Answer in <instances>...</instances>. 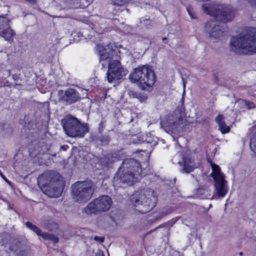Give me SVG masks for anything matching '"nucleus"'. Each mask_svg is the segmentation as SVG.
Listing matches in <instances>:
<instances>
[{"instance_id":"473e14b6","label":"nucleus","mask_w":256,"mask_h":256,"mask_svg":"<svg viewBox=\"0 0 256 256\" xmlns=\"http://www.w3.org/2000/svg\"><path fill=\"white\" fill-rule=\"evenodd\" d=\"M0 174L4 179L6 181H8V180L1 173V172H0Z\"/></svg>"},{"instance_id":"39448f33","label":"nucleus","mask_w":256,"mask_h":256,"mask_svg":"<svg viewBox=\"0 0 256 256\" xmlns=\"http://www.w3.org/2000/svg\"><path fill=\"white\" fill-rule=\"evenodd\" d=\"M130 79L132 82H137L142 90H150L155 82V74L150 68L144 65L134 68Z\"/></svg>"},{"instance_id":"bb28decb","label":"nucleus","mask_w":256,"mask_h":256,"mask_svg":"<svg viewBox=\"0 0 256 256\" xmlns=\"http://www.w3.org/2000/svg\"><path fill=\"white\" fill-rule=\"evenodd\" d=\"M236 104L240 106V108H244L246 104H243L240 102V100L236 102Z\"/></svg>"},{"instance_id":"2eb2a0df","label":"nucleus","mask_w":256,"mask_h":256,"mask_svg":"<svg viewBox=\"0 0 256 256\" xmlns=\"http://www.w3.org/2000/svg\"><path fill=\"white\" fill-rule=\"evenodd\" d=\"M216 122L219 126V130L222 134L228 132L230 131V127L226 124H230L232 122L226 116L223 114H218L216 118Z\"/></svg>"},{"instance_id":"4be33fe9","label":"nucleus","mask_w":256,"mask_h":256,"mask_svg":"<svg viewBox=\"0 0 256 256\" xmlns=\"http://www.w3.org/2000/svg\"><path fill=\"white\" fill-rule=\"evenodd\" d=\"M130 95L134 98H136L141 102H145L147 99V96L146 94L134 92V91L130 92Z\"/></svg>"},{"instance_id":"7ed1b4c3","label":"nucleus","mask_w":256,"mask_h":256,"mask_svg":"<svg viewBox=\"0 0 256 256\" xmlns=\"http://www.w3.org/2000/svg\"><path fill=\"white\" fill-rule=\"evenodd\" d=\"M230 48L237 54L256 53V30L250 28L230 40Z\"/></svg>"},{"instance_id":"f3484780","label":"nucleus","mask_w":256,"mask_h":256,"mask_svg":"<svg viewBox=\"0 0 256 256\" xmlns=\"http://www.w3.org/2000/svg\"><path fill=\"white\" fill-rule=\"evenodd\" d=\"M250 148L256 156V124L251 128Z\"/></svg>"},{"instance_id":"ea45409f","label":"nucleus","mask_w":256,"mask_h":256,"mask_svg":"<svg viewBox=\"0 0 256 256\" xmlns=\"http://www.w3.org/2000/svg\"><path fill=\"white\" fill-rule=\"evenodd\" d=\"M182 162H178V164H181Z\"/></svg>"},{"instance_id":"cd10ccee","label":"nucleus","mask_w":256,"mask_h":256,"mask_svg":"<svg viewBox=\"0 0 256 256\" xmlns=\"http://www.w3.org/2000/svg\"><path fill=\"white\" fill-rule=\"evenodd\" d=\"M250 4L256 7V0H248Z\"/></svg>"},{"instance_id":"f8f14e48","label":"nucleus","mask_w":256,"mask_h":256,"mask_svg":"<svg viewBox=\"0 0 256 256\" xmlns=\"http://www.w3.org/2000/svg\"><path fill=\"white\" fill-rule=\"evenodd\" d=\"M128 73V70L124 68L118 60H114L110 62L106 73V78L110 83L115 82Z\"/></svg>"},{"instance_id":"20e7f679","label":"nucleus","mask_w":256,"mask_h":256,"mask_svg":"<svg viewBox=\"0 0 256 256\" xmlns=\"http://www.w3.org/2000/svg\"><path fill=\"white\" fill-rule=\"evenodd\" d=\"M59 176L52 172H46L38 178V183L41 190L50 198H58L62 192V181L58 178Z\"/></svg>"},{"instance_id":"f257e3e1","label":"nucleus","mask_w":256,"mask_h":256,"mask_svg":"<svg viewBox=\"0 0 256 256\" xmlns=\"http://www.w3.org/2000/svg\"><path fill=\"white\" fill-rule=\"evenodd\" d=\"M202 8L205 13L218 19L210 20L206 24L205 30L209 36L216 40L222 37L227 29L224 23L233 19L234 10L230 6L214 2L204 4Z\"/></svg>"},{"instance_id":"4468645a","label":"nucleus","mask_w":256,"mask_h":256,"mask_svg":"<svg viewBox=\"0 0 256 256\" xmlns=\"http://www.w3.org/2000/svg\"><path fill=\"white\" fill-rule=\"evenodd\" d=\"M10 22L6 18L0 16V36L6 40L12 42L16 34L10 28Z\"/></svg>"},{"instance_id":"5701e85b","label":"nucleus","mask_w":256,"mask_h":256,"mask_svg":"<svg viewBox=\"0 0 256 256\" xmlns=\"http://www.w3.org/2000/svg\"><path fill=\"white\" fill-rule=\"evenodd\" d=\"M172 212V210L169 208H164L161 210L156 216V220H158L166 216Z\"/></svg>"},{"instance_id":"7c9ffc66","label":"nucleus","mask_w":256,"mask_h":256,"mask_svg":"<svg viewBox=\"0 0 256 256\" xmlns=\"http://www.w3.org/2000/svg\"><path fill=\"white\" fill-rule=\"evenodd\" d=\"M62 148L64 150H66L68 148V146L67 145H64L62 146Z\"/></svg>"},{"instance_id":"6e6552de","label":"nucleus","mask_w":256,"mask_h":256,"mask_svg":"<svg viewBox=\"0 0 256 256\" xmlns=\"http://www.w3.org/2000/svg\"><path fill=\"white\" fill-rule=\"evenodd\" d=\"M72 194L74 200L79 202H85L92 196L95 185L91 180L78 181L72 186Z\"/></svg>"},{"instance_id":"c9c22d12","label":"nucleus","mask_w":256,"mask_h":256,"mask_svg":"<svg viewBox=\"0 0 256 256\" xmlns=\"http://www.w3.org/2000/svg\"><path fill=\"white\" fill-rule=\"evenodd\" d=\"M229 112H230V114H233V111L232 110H230Z\"/></svg>"},{"instance_id":"9b49d317","label":"nucleus","mask_w":256,"mask_h":256,"mask_svg":"<svg viewBox=\"0 0 256 256\" xmlns=\"http://www.w3.org/2000/svg\"><path fill=\"white\" fill-rule=\"evenodd\" d=\"M111 198L108 196H102L90 202L84 208L87 214L108 211L111 206Z\"/></svg>"},{"instance_id":"393cba45","label":"nucleus","mask_w":256,"mask_h":256,"mask_svg":"<svg viewBox=\"0 0 256 256\" xmlns=\"http://www.w3.org/2000/svg\"><path fill=\"white\" fill-rule=\"evenodd\" d=\"M240 102L243 104H246V106L248 108L250 109L255 107L254 104L250 102L244 100H240Z\"/></svg>"},{"instance_id":"c85d7f7f","label":"nucleus","mask_w":256,"mask_h":256,"mask_svg":"<svg viewBox=\"0 0 256 256\" xmlns=\"http://www.w3.org/2000/svg\"><path fill=\"white\" fill-rule=\"evenodd\" d=\"M45 146L44 150H48V146ZM45 152H46V150H42V151H40L38 153H40V152H41V153H44Z\"/></svg>"},{"instance_id":"0eeeda50","label":"nucleus","mask_w":256,"mask_h":256,"mask_svg":"<svg viewBox=\"0 0 256 256\" xmlns=\"http://www.w3.org/2000/svg\"><path fill=\"white\" fill-rule=\"evenodd\" d=\"M65 134L70 137L82 138L88 131L87 124L81 123L72 115L66 116L61 122Z\"/></svg>"},{"instance_id":"a878e982","label":"nucleus","mask_w":256,"mask_h":256,"mask_svg":"<svg viewBox=\"0 0 256 256\" xmlns=\"http://www.w3.org/2000/svg\"><path fill=\"white\" fill-rule=\"evenodd\" d=\"M94 240L96 241L99 242H103L104 240V238L101 236H96L94 238Z\"/></svg>"},{"instance_id":"412c9836","label":"nucleus","mask_w":256,"mask_h":256,"mask_svg":"<svg viewBox=\"0 0 256 256\" xmlns=\"http://www.w3.org/2000/svg\"><path fill=\"white\" fill-rule=\"evenodd\" d=\"M41 238L44 240H50L54 243H57L58 242V238L56 236L46 232L42 233Z\"/></svg>"},{"instance_id":"e433bc0d","label":"nucleus","mask_w":256,"mask_h":256,"mask_svg":"<svg viewBox=\"0 0 256 256\" xmlns=\"http://www.w3.org/2000/svg\"><path fill=\"white\" fill-rule=\"evenodd\" d=\"M172 222L174 223V222H176V220L173 219V220H172Z\"/></svg>"},{"instance_id":"6ab92c4d","label":"nucleus","mask_w":256,"mask_h":256,"mask_svg":"<svg viewBox=\"0 0 256 256\" xmlns=\"http://www.w3.org/2000/svg\"><path fill=\"white\" fill-rule=\"evenodd\" d=\"M117 160V158L113 156L112 154H108L106 158L101 160V164L104 166H109L110 163H112Z\"/></svg>"},{"instance_id":"b1692460","label":"nucleus","mask_w":256,"mask_h":256,"mask_svg":"<svg viewBox=\"0 0 256 256\" xmlns=\"http://www.w3.org/2000/svg\"><path fill=\"white\" fill-rule=\"evenodd\" d=\"M114 6H122L127 4L130 0H110Z\"/></svg>"},{"instance_id":"423d86ee","label":"nucleus","mask_w":256,"mask_h":256,"mask_svg":"<svg viewBox=\"0 0 256 256\" xmlns=\"http://www.w3.org/2000/svg\"><path fill=\"white\" fill-rule=\"evenodd\" d=\"M132 203L138 208L137 210L142 214H145L153 209L156 202L154 192L150 190L137 192L130 198Z\"/></svg>"},{"instance_id":"f704fd0d","label":"nucleus","mask_w":256,"mask_h":256,"mask_svg":"<svg viewBox=\"0 0 256 256\" xmlns=\"http://www.w3.org/2000/svg\"><path fill=\"white\" fill-rule=\"evenodd\" d=\"M180 155V154H177L175 156L174 158H176V157L179 156Z\"/></svg>"},{"instance_id":"a211bd4d","label":"nucleus","mask_w":256,"mask_h":256,"mask_svg":"<svg viewBox=\"0 0 256 256\" xmlns=\"http://www.w3.org/2000/svg\"><path fill=\"white\" fill-rule=\"evenodd\" d=\"M182 163L183 164V170L186 172H192L195 166L194 164L193 160H191L189 156H184L182 158Z\"/></svg>"},{"instance_id":"dca6fc26","label":"nucleus","mask_w":256,"mask_h":256,"mask_svg":"<svg viewBox=\"0 0 256 256\" xmlns=\"http://www.w3.org/2000/svg\"><path fill=\"white\" fill-rule=\"evenodd\" d=\"M80 98V94L76 90L69 88L65 91L62 100L68 104H72L78 101Z\"/></svg>"},{"instance_id":"ddd939ff","label":"nucleus","mask_w":256,"mask_h":256,"mask_svg":"<svg viewBox=\"0 0 256 256\" xmlns=\"http://www.w3.org/2000/svg\"><path fill=\"white\" fill-rule=\"evenodd\" d=\"M97 46L100 62H109L110 60L116 57V54L118 50L116 46L110 44L104 46L98 44Z\"/></svg>"},{"instance_id":"f03ea898","label":"nucleus","mask_w":256,"mask_h":256,"mask_svg":"<svg viewBox=\"0 0 256 256\" xmlns=\"http://www.w3.org/2000/svg\"><path fill=\"white\" fill-rule=\"evenodd\" d=\"M123 172L120 175L116 174L114 179V184L116 186L124 188L131 186L142 177V170L140 164L132 158H127L122 162Z\"/></svg>"},{"instance_id":"58836bf2","label":"nucleus","mask_w":256,"mask_h":256,"mask_svg":"<svg viewBox=\"0 0 256 256\" xmlns=\"http://www.w3.org/2000/svg\"><path fill=\"white\" fill-rule=\"evenodd\" d=\"M166 39V38H162V40H165Z\"/></svg>"},{"instance_id":"4c0bfd02","label":"nucleus","mask_w":256,"mask_h":256,"mask_svg":"<svg viewBox=\"0 0 256 256\" xmlns=\"http://www.w3.org/2000/svg\"><path fill=\"white\" fill-rule=\"evenodd\" d=\"M102 66H104L105 64H106L104 62H102Z\"/></svg>"},{"instance_id":"72a5a7b5","label":"nucleus","mask_w":256,"mask_h":256,"mask_svg":"<svg viewBox=\"0 0 256 256\" xmlns=\"http://www.w3.org/2000/svg\"><path fill=\"white\" fill-rule=\"evenodd\" d=\"M187 10H188V14H189L191 18H194L193 16H192V14L191 12H190V10H188V8Z\"/></svg>"},{"instance_id":"9d476101","label":"nucleus","mask_w":256,"mask_h":256,"mask_svg":"<svg viewBox=\"0 0 256 256\" xmlns=\"http://www.w3.org/2000/svg\"><path fill=\"white\" fill-rule=\"evenodd\" d=\"M186 122V114L183 108L176 109L172 114L168 116L166 122H161L160 124L166 130L178 131Z\"/></svg>"},{"instance_id":"1a4fd4ad","label":"nucleus","mask_w":256,"mask_h":256,"mask_svg":"<svg viewBox=\"0 0 256 256\" xmlns=\"http://www.w3.org/2000/svg\"><path fill=\"white\" fill-rule=\"evenodd\" d=\"M212 172L210 175L214 182V192L213 196L214 198H222L228 191V182L224 179V175L221 172L219 166L211 164Z\"/></svg>"},{"instance_id":"c756f323","label":"nucleus","mask_w":256,"mask_h":256,"mask_svg":"<svg viewBox=\"0 0 256 256\" xmlns=\"http://www.w3.org/2000/svg\"><path fill=\"white\" fill-rule=\"evenodd\" d=\"M102 144H106L108 142V138H106V140H104V142H103L102 140Z\"/></svg>"},{"instance_id":"2f4dec72","label":"nucleus","mask_w":256,"mask_h":256,"mask_svg":"<svg viewBox=\"0 0 256 256\" xmlns=\"http://www.w3.org/2000/svg\"><path fill=\"white\" fill-rule=\"evenodd\" d=\"M96 255L98 256H103V254L102 252L100 251L97 253Z\"/></svg>"},{"instance_id":"aec40b11","label":"nucleus","mask_w":256,"mask_h":256,"mask_svg":"<svg viewBox=\"0 0 256 256\" xmlns=\"http://www.w3.org/2000/svg\"><path fill=\"white\" fill-rule=\"evenodd\" d=\"M27 228L34 232L38 236H42V233L41 230H40L37 226L33 224L31 222H28L26 224Z\"/></svg>"}]
</instances>
